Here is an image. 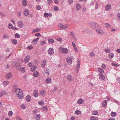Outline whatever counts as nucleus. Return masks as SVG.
<instances>
[{"label": "nucleus", "mask_w": 120, "mask_h": 120, "mask_svg": "<svg viewBox=\"0 0 120 120\" xmlns=\"http://www.w3.org/2000/svg\"><path fill=\"white\" fill-rule=\"evenodd\" d=\"M17 14V16L18 17H20L21 16V13L20 12H18Z\"/></svg>", "instance_id": "61"}, {"label": "nucleus", "mask_w": 120, "mask_h": 120, "mask_svg": "<svg viewBox=\"0 0 120 120\" xmlns=\"http://www.w3.org/2000/svg\"><path fill=\"white\" fill-rule=\"evenodd\" d=\"M107 103V101L106 100H104L102 103V106L104 107H105L106 106Z\"/></svg>", "instance_id": "17"}, {"label": "nucleus", "mask_w": 120, "mask_h": 120, "mask_svg": "<svg viewBox=\"0 0 120 120\" xmlns=\"http://www.w3.org/2000/svg\"><path fill=\"white\" fill-rule=\"evenodd\" d=\"M54 10L55 11H57L58 10H59L58 8L56 6L54 7Z\"/></svg>", "instance_id": "50"}, {"label": "nucleus", "mask_w": 120, "mask_h": 120, "mask_svg": "<svg viewBox=\"0 0 120 120\" xmlns=\"http://www.w3.org/2000/svg\"><path fill=\"white\" fill-rule=\"evenodd\" d=\"M63 25L61 23H59L58 25V26L61 29H62Z\"/></svg>", "instance_id": "44"}, {"label": "nucleus", "mask_w": 120, "mask_h": 120, "mask_svg": "<svg viewBox=\"0 0 120 120\" xmlns=\"http://www.w3.org/2000/svg\"><path fill=\"white\" fill-rule=\"evenodd\" d=\"M105 25L107 27H110V25L108 23H106L105 24Z\"/></svg>", "instance_id": "55"}, {"label": "nucleus", "mask_w": 120, "mask_h": 120, "mask_svg": "<svg viewBox=\"0 0 120 120\" xmlns=\"http://www.w3.org/2000/svg\"><path fill=\"white\" fill-rule=\"evenodd\" d=\"M48 41L49 43L52 44L54 42V41L52 39H50L48 40Z\"/></svg>", "instance_id": "36"}, {"label": "nucleus", "mask_w": 120, "mask_h": 120, "mask_svg": "<svg viewBox=\"0 0 120 120\" xmlns=\"http://www.w3.org/2000/svg\"><path fill=\"white\" fill-rule=\"evenodd\" d=\"M44 71V72L45 73H46L47 75H49V69H45Z\"/></svg>", "instance_id": "33"}, {"label": "nucleus", "mask_w": 120, "mask_h": 120, "mask_svg": "<svg viewBox=\"0 0 120 120\" xmlns=\"http://www.w3.org/2000/svg\"><path fill=\"white\" fill-rule=\"evenodd\" d=\"M83 101L82 99H79L77 101V103L79 104H82L83 103Z\"/></svg>", "instance_id": "18"}, {"label": "nucleus", "mask_w": 120, "mask_h": 120, "mask_svg": "<svg viewBox=\"0 0 120 120\" xmlns=\"http://www.w3.org/2000/svg\"><path fill=\"white\" fill-rule=\"evenodd\" d=\"M26 100L27 101L29 102L31 101V97L30 96L27 95L26 98Z\"/></svg>", "instance_id": "23"}, {"label": "nucleus", "mask_w": 120, "mask_h": 120, "mask_svg": "<svg viewBox=\"0 0 120 120\" xmlns=\"http://www.w3.org/2000/svg\"><path fill=\"white\" fill-rule=\"evenodd\" d=\"M90 25L91 26L92 28L93 29L99 26L98 25L94 22H91Z\"/></svg>", "instance_id": "3"}, {"label": "nucleus", "mask_w": 120, "mask_h": 120, "mask_svg": "<svg viewBox=\"0 0 120 120\" xmlns=\"http://www.w3.org/2000/svg\"><path fill=\"white\" fill-rule=\"evenodd\" d=\"M73 78L72 76L70 75H68L67 76V78L69 81H71Z\"/></svg>", "instance_id": "12"}, {"label": "nucleus", "mask_w": 120, "mask_h": 120, "mask_svg": "<svg viewBox=\"0 0 120 120\" xmlns=\"http://www.w3.org/2000/svg\"><path fill=\"white\" fill-rule=\"evenodd\" d=\"M75 113L77 115H79L81 113V112L79 110H76L75 111Z\"/></svg>", "instance_id": "45"}, {"label": "nucleus", "mask_w": 120, "mask_h": 120, "mask_svg": "<svg viewBox=\"0 0 120 120\" xmlns=\"http://www.w3.org/2000/svg\"><path fill=\"white\" fill-rule=\"evenodd\" d=\"M22 5L24 6H26L27 5V3L26 0H23L22 1Z\"/></svg>", "instance_id": "29"}, {"label": "nucleus", "mask_w": 120, "mask_h": 120, "mask_svg": "<svg viewBox=\"0 0 120 120\" xmlns=\"http://www.w3.org/2000/svg\"><path fill=\"white\" fill-rule=\"evenodd\" d=\"M33 48V47L31 45H30L29 46L27 47V48L29 49H32Z\"/></svg>", "instance_id": "56"}, {"label": "nucleus", "mask_w": 120, "mask_h": 120, "mask_svg": "<svg viewBox=\"0 0 120 120\" xmlns=\"http://www.w3.org/2000/svg\"><path fill=\"white\" fill-rule=\"evenodd\" d=\"M51 78L50 77H48L46 79L45 81L47 83H49L51 82Z\"/></svg>", "instance_id": "22"}, {"label": "nucleus", "mask_w": 120, "mask_h": 120, "mask_svg": "<svg viewBox=\"0 0 120 120\" xmlns=\"http://www.w3.org/2000/svg\"><path fill=\"white\" fill-rule=\"evenodd\" d=\"M111 5L108 4L106 5L105 7V9L106 10L108 11L111 8Z\"/></svg>", "instance_id": "14"}, {"label": "nucleus", "mask_w": 120, "mask_h": 120, "mask_svg": "<svg viewBox=\"0 0 120 120\" xmlns=\"http://www.w3.org/2000/svg\"><path fill=\"white\" fill-rule=\"evenodd\" d=\"M3 37L4 38H6L8 37V35L6 34H4L3 35Z\"/></svg>", "instance_id": "63"}, {"label": "nucleus", "mask_w": 120, "mask_h": 120, "mask_svg": "<svg viewBox=\"0 0 120 120\" xmlns=\"http://www.w3.org/2000/svg\"><path fill=\"white\" fill-rule=\"evenodd\" d=\"M109 58L110 59H112L114 56V54L112 53L109 54L108 55Z\"/></svg>", "instance_id": "24"}, {"label": "nucleus", "mask_w": 120, "mask_h": 120, "mask_svg": "<svg viewBox=\"0 0 120 120\" xmlns=\"http://www.w3.org/2000/svg\"><path fill=\"white\" fill-rule=\"evenodd\" d=\"M8 28L10 29H12L13 27V25L11 23L8 24Z\"/></svg>", "instance_id": "37"}, {"label": "nucleus", "mask_w": 120, "mask_h": 120, "mask_svg": "<svg viewBox=\"0 0 120 120\" xmlns=\"http://www.w3.org/2000/svg\"><path fill=\"white\" fill-rule=\"evenodd\" d=\"M45 93V92L44 90H41L40 92V94L42 95H44Z\"/></svg>", "instance_id": "42"}, {"label": "nucleus", "mask_w": 120, "mask_h": 120, "mask_svg": "<svg viewBox=\"0 0 120 120\" xmlns=\"http://www.w3.org/2000/svg\"><path fill=\"white\" fill-rule=\"evenodd\" d=\"M105 52L107 53H109L110 52V50L109 49H105Z\"/></svg>", "instance_id": "41"}, {"label": "nucleus", "mask_w": 120, "mask_h": 120, "mask_svg": "<svg viewBox=\"0 0 120 120\" xmlns=\"http://www.w3.org/2000/svg\"><path fill=\"white\" fill-rule=\"evenodd\" d=\"M6 93V90H2L1 91L0 93V96L2 97V96L5 94Z\"/></svg>", "instance_id": "15"}, {"label": "nucleus", "mask_w": 120, "mask_h": 120, "mask_svg": "<svg viewBox=\"0 0 120 120\" xmlns=\"http://www.w3.org/2000/svg\"><path fill=\"white\" fill-rule=\"evenodd\" d=\"M18 24L20 28H22L23 26V24L22 22L21 21H18Z\"/></svg>", "instance_id": "10"}, {"label": "nucleus", "mask_w": 120, "mask_h": 120, "mask_svg": "<svg viewBox=\"0 0 120 120\" xmlns=\"http://www.w3.org/2000/svg\"><path fill=\"white\" fill-rule=\"evenodd\" d=\"M15 37L16 38H18L20 37V35L17 33H16L15 34Z\"/></svg>", "instance_id": "47"}, {"label": "nucleus", "mask_w": 120, "mask_h": 120, "mask_svg": "<svg viewBox=\"0 0 120 120\" xmlns=\"http://www.w3.org/2000/svg\"><path fill=\"white\" fill-rule=\"evenodd\" d=\"M48 53L49 54L51 55L54 53L53 50L52 48H50L48 50Z\"/></svg>", "instance_id": "11"}, {"label": "nucleus", "mask_w": 120, "mask_h": 120, "mask_svg": "<svg viewBox=\"0 0 120 120\" xmlns=\"http://www.w3.org/2000/svg\"><path fill=\"white\" fill-rule=\"evenodd\" d=\"M101 67L103 68H105L106 66L105 64H103L101 65Z\"/></svg>", "instance_id": "64"}, {"label": "nucleus", "mask_w": 120, "mask_h": 120, "mask_svg": "<svg viewBox=\"0 0 120 120\" xmlns=\"http://www.w3.org/2000/svg\"><path fill=\"white\" fill-rule=\"evenodd\" d=\"M116 113L115 112H111L110 115L114 117L116 116Z\"/></svg>", "instance_id": "31"}, {"label": "nucleus", "mask_w": 120, "mask_h": 120, "mask_svg": "<svg viewBox=\"0 0 120 120\" xmlns=\"http://www.w3.org/2000/svg\"><path fill=\"white\" fill-rule=\"evenodd\" d=\"M12 75L11 73H8L7 74L6 77L7 78H10L11 77Z\"/></svg>", "instance_id": "19"}, {"label": "nucleus", "mask_w": 120, "mask_h": 120, "mask_svg": "<svg viewBox=\"0 0 120 120\" xmlns=\"http://www.w3.org/2000/svg\"><path fill=\"white\" fill-rule=\"evenodd\" d=\"M32 62L29 63L28 64V66L29 67H31L32 65Z\"/></svg>", "instance_id": "62"}, {"label": "nucleus", "mask_w": 120, "mask_h": 120, "mask_svg": "<svg viewBox=\"0 0 120 120\" xmlns=\"http://www.w3.org/2000/svg\"><path fill=\"white\" fill-rule=\"evenodd\" d=\"M11 65L12 67L15 68H17L19 66V65L18 64L17 62L12 61L11 64Z\"/></svg>", "instance_id": "2"}, {"label": "nucleus", "mask_w": 120, "mask_h": 120, "mask_svg": "<svg viewBox=\"0 0 120 120\" xmlns=\"http://www.w3.org/2000/svg\"><path fill=\"white\" fill-rule=\"evenodd\" d=\"M12 43L14 44H16L17 43V41L15 39H12L11 40Z\"/></svg>", "instance_id": "32"}, {"label": "nucleus", "mask_w": 120, "mask_h": 120, "mask_svg": "<svg viewBox=\"0 0 120 120\" xmlns=\"http://www.w3.org/2000/svg\"><path fill=\"white\" fill-rule=\"evenodd\" d=\"M68 3L70 4H72L73 2V0H68Z\"/></svg>", "instance_id": "49"}, {"label": "nucleus", "mask_w": 120, "mask_h": 120, "mask_svg": "<svg viewBox=\"0 0 120 120\" xmlns=\"http://www.w3.org/2000/svg\"><path fill=\"white\" fill-rule=\"evenodd\" d=\"M40 30L41 29L40 28H38L34 30L33 31V32H38L40 31Z\"/></svg>", "instance_id": "39"}, {"label": "nucleus", "mask_w": 120, "mask_h": 120, "mask_svg": "<svg viewBox=\"0 0 120 120\" xmlns=\"http://www.w3.org/2000/svg\"><path fill=\"white\" fill-rule=\"evenodd\" d=\"M95 54L94 53L91 52L90 53V55L91 56H94Z\"/></svg>", "instance_id": "60"}, {"label": "nucleus", "mask_w": 120, "mask_h": 120, "mask_svg": "<svg viewBox=\"0 0 120 120\" xmlns=\"http://www.w3.org/2000/svg\"><path fill=\"white\" fill-rule=\"evenodd\" d=\"M100 76L99 78H101V80L102 81H105V78L104 76L102 74L100 75Z\"/></svg>", "instance_id": "21"}, {"label": "nucleus", "mask_w": 120, "mask_h": 120, "mask_svg": "<svg viewBox=\"0 0 120 120\" xmlns=\"http://www.w3.org/2000/svg\"><path fill=\"white\" fill-rule=\"evenodd\" d=\"M66 60L68 63L69 64L71 65L72 63V61L71 58L69 57H67Z\"/></svg>", "instance_id": "5"}, {"label": "nucleus", "mask_w": 120, "mask_h": 120, "mask_svg": "<svg viewBox=\"0 0 120 120\" xmlns=\"http://www.w3.org/2000/svg\"><path fill=\"white\" fill-rule=\"evenodd\" d=\"M98 113L97 111H93L92 112V114L93 115H97Z\"/></svg>", "instance_id": "38"}, {"label": "nucleus", "mask_w": 120, "mask_h": 120, "mask_svg": "<svg viewBox=\"0 0 120 120\" xmlns=\"http://www.w3.org/2000/svg\"><path fill=\"white\" fill-rule=\"evenodd\" d=\"M33 75L34 77H37L39 75L37 71H36L34 73Z\"/></svg>", "instance_id": "27"}, {"label": "nucleus", "mask_w": 120, "mask_h": 120, "mask_svg": "<svg viewBox=\"0 0 120 120\" xmlns=\"http://www.w3.org/2000/svg\"><path fill=\"white\" fill-rule=\"evenodd\" d=\"M60 51L62 52L63 53L65 54L68 53V50L66 48H62L61 49H59Z\"/></svg>", "instance_id": "4"}, {"label": "nucleus", "mask_w": 120, "mask_h": 120, "mask_svg": "<svg viewBox=\"0 0 120 120\" xmlns=\"http://www.w3.org/2000/svg\"><path fill=\"white\" fill-rule=\"evenodd\" d=\"M78 64L76 68V71L77 73H78L79 72L80 66V61L79 60H78Z\"/></svg>", "instance_id": "9"}, {"label": "nucleus", "mask_w": 120, "mask_h": 120, "mask_svg": "<svg viewBox=\"0 0 120 120\" xmlns=\"http://www.w3.org/2000/svg\"><path fill=\"white\" fill-rule=\"evenodd\" d=\"M68 27V25H66V26H64L63 25V27L62 28V29H65L67 28Z\"/></svg>", "instance_id": "57"}, {"label": "nucleus", "mask_w": 120, "mask_h": 120, "mask_svg": "<svg viewBox=\"0 0 120 120\" xmlns=\"http://www.w3.org/2000/svg\"><path fill=\"white\" fill-rule=\"evenodd\" d=\"M98 71L100 72V73L99 74V75H101L104 72V71L101 68H98Z\"/></svg>", "instance_id": "13"}, {"label": "nucleus", "mask_w": 120, "mask_h": 120, "mask_svg": "<svg viewBox=\"0 0 120 120\" xmlns=\"http://www.w3.org/2000/svg\"><path fill=\"white\" fill-rule=\"evenodd\" d=\"M20 70L22 72H24L25 70L24 68H20Z\"/></svg>", "instance_id": "53"}, {"label": "nucleus", "mask_w": 120, "mask_h": 120, "mask_svg": "<svg viewBox=\"0 0 120 120\" xmlns=\"http://www.w3.org/2000/svg\"><path fill=\"white\" fill-rule=\"evenodd\" d=\"M71 36L76 41L77 40V39L76 38L75 36L74 35V33L71 32Z\"/></svg>", "instance_id": "28"}, {"label": "nucleus", "mask_w": 120, "mask_h": 120, "mask_svg": "<svg viewBox=\"0 0 120 120\" xmlns=\"http://www.w3.org/2000/svg\"><path fill=\"white\" fill-rule=\"evenodd\" d=\"M112 65L113 66L115 67H118L119 65L118 64H117L115 63H112Z\"/></svg>", "instance_id": "52"}, {"label": "nucleus", "mask_w": 120, "mask_h": 120, "mask_svg": "<svg viewBox=\"0 0 120 120\" xmlns=\"http://www.w3.org/2000/svg\"><path fill=\"white\" fill-rule=\"evenodd\" d=\"M30 56L27 55L25 58L24 60L25 63H27L30 60Z\"/></svg>", "instance_id": "8"}, {"label": "nucleus", "mask_w": 120, "mask_h": 120, "mask_svg": "<svg viewBox=\"0 0 120 120\" xmlns=\"http://www.w3.org/2000/svg\"><path fill=\"white\" fill-rule=\"evenodd\" d=\"M95 31L97 33L100 34H102L103 33V30L99 28L96 29Z\"/></svg>", "instance_id": "6"}, {"label": "nucleus", "mask_w": 120, "mask_h": 120, "mask_svg": "<svg viewBox=\"0 0 120 120\" xmlns=\"http://www.w3.org/2000/svg\"><path fill=\"white\" fill-rule=\"evenodd\" d=\"M36 116L35 117V119L37 120H38L40 118V116L38 114H36L35 115Z\"/></svg>", "instance_id": "34"}, {"label": "nucleus", "mask_w": 120, "mask_h": 120, "mask_svg": "<svg viewBox=\"0 0 120 120\" xmlns=\"http://www.w3.org/2000/svg\"><path fill=\"white\" fill-rule=\"evenodd\" d=\"M88 31V29H84L83 30H82V32L83 33H84L85 32H86V31Z\"/></svg>", "instance_id": "59"}, {"label": "nucleus", "mask_w": 120, "mask_h": 120, "mask_svg": "<svg viewBox=\"0 0 120 120\" xmlns=\"http://www.w3.org/2000/svg\"><path fill=\"white\" fill-rule=\"evenodd\" d=\"M39 37H38L36 39H34L33 41V42L34 43V44H35L37 43V41L39 39Z\"/></svg>", "instance_id": "26"}, {"label": "nucleus", "mask_w": 120, "mask_h": 120, "mask_svg": "<svg viewBox=\"0 0 120 120\" xmlns=\"http://www.w3.org/2000/svg\"><path fill=\"white\" fill-rule=\"evenodd\" d=\"M41 109H42L44 111H47V107L45 106H44L43 107H42Z\"/></svg>", "instance_id": "48"}, {"label": "nucleus", "mask_w": 120, "mask_h": 120, "mask_svg": "<svg viewBox=\"0 0 120 120\" xmlns=\"http://www.w3.org/2000/svg\"><path fill=\"white\" fill-rule=\"evenodd\" d=\"M44 16L46 17H47L49 16V14L47 12L45 13L44 14Z\"/></svg>", "instance_id": "46"}, {"label": "nucleus", "mask_w": 120, "mask_h": 120, "mask_svg": "<svg viewBox=\"0 0 120 120\" xmlns=\"http://www.w3.org/2000/svg\"><path fill=\"white\" fill-rule=\"evenodd\" d=\"M81 8V5L79 4H77L76 5V8L77 10H79Z\"/></svg>", "instance_id": "30"}, {"label": "nucleus", "mask_w": 120, "mask_h": 120, "mask_svg": "<svg viewBox=\"0 0 120 120\" xmlns=\"http://www.w3.org/2000/svg\"><path fill=\"white\" fill-rule=\"evenodd\" d=\"M13 88H15V92L18 95V97L21 99L23 98V94L21 92V91L22 92V91L20 90L19 88L17 87V85H14L13 86Z\"/></svg>", "instance_id": "1"}, {"label": "nucleus", "mask_w": 120, "mask_h": 120, "mask_svg": "<svg viewBox=\"0 0 120 120\" xmlns=\"http://www.w3.org/2000/svg\"><path fill=\"white\" fill-rule=\"evenodd\" d=\"M13 114V112H12L11 111H10L9 112H8V115L9 116H11Z\"/></svg>", "instance_id": "51"}, {"label": "nucleus", "mask_w": 120, "mask_h": 120, "mask_svg": "<svg viewBox=\"0 0 120 120\" xmlns=\"http://www.w3.org/2000/svg\"><path fill=\"white\" fill-rule=\"evenodd\" d=\"M36 68V66L34 65L32 66L31 68V70L32 71H34Z\"/></svg>", "instance_id": "25"}, {"label": "nucleus", "mask_w": 120, "mask_h": 120, "mask_svg": "<svg viewBox=\"0 0 120 120\" xmlns=\"http://www.w3.org/2000/svg\"><path fill=\"white\" fill-rule=\"evenodd\" d=\"M9 81H4L3 82V84L5 85H6L8 84L9 83Z\"/></svg>", "instance_id": "43"}, {"label": "nucleus", "mask_w": 120, "mask_h": 120, "mask_svg": "<svg viewBox=\"0 0 120 120\" xmlns=\"http://www.w3.org/2000/svg\"><path fill=\"white\" fill-rule=\"evenodd\" d=\"M38 95V92L36 89H35L33 92V95L35 97H37Z\"/></svg>", "instance_id": "7"}, {"label": "nucleus", "mask_w": 120, "mask_h": 120, "mask_svg": "<svg viewBox=\"0 0 120 120\" xmlns=\"http://www.w3.org/2000/svg\"><path fill=\"white\" fill-rule=\"evenodd\" d=\"M35 36L38 37V36H41V35L40 34V33H37L35 34Z\"/></svg>", "instance_id": "58"}, {"label": "nucleus", "mask_w": 120, "mask_h": 120, "mask_svg": "<svg viewBox=\"0 0 120 120\" xmlns=\"http://www.w3.org/2000/svg\"><path fill=\"white\" fill-rule=\"evenodd\" d=\"M46 43V42L44 41H42L40 43V45H44Z\"/></svg>", "instance_id": "40"}, {"label": "nucleus", "mask_w": 120, "mask_h": 120, "mask_svg": "<svg viewBox=\"0 0 120 120\" xmlns=\"http://www.w3.org/2000/svg\"><path fill=\"white\" fill-rule=\"evenodd\" d=\"M90 119L92 120H98V117L93 116L90 117Z\"/></svg>", "instance_id": "35"}, {"label": "nucleus", "mask_w": 120, "mask_h": 120, "mask_svg": "<svg viewBox=\"0 0 120 120\" xmlns=\"http://www.w3.org/2000/svg\"><path fill=\"white\" fill-rule=\"evenodd\" d=\"M46 62L45 60H43L41 62V66L42 67H44L46 64Z\"/></svg>", "instance_id": "16"}, {"label": "nucleus", "mask_w": 120, "mask_h": 120, "mask_svg": "<svg viewBox=\"0 0 120 120\" xmlns=\"http://www.w3.org/2000/svg\"><path fill=\"white\" fill-rule=\"evenodd\" d=\"M36 8L37 10H39L41 9V7L40 6L38 5L36 7Z\"/></svg>", "instance_id": "54"}, {"label": "nucleus", "mask_w": 120, "mask_h": 120, "mask_svg": "<svg viewBox=\"0 0 120 120\" xmlns=\"http://www.w3.org/2000/svg\"><path fill=\"white\" fill-rule=\"evenodd\" d=\"M24 13L25 16H27L29 13V11L28 9L25 10L24 11Z\"/></svg>", "instance_id": "20"}]
</instances>
